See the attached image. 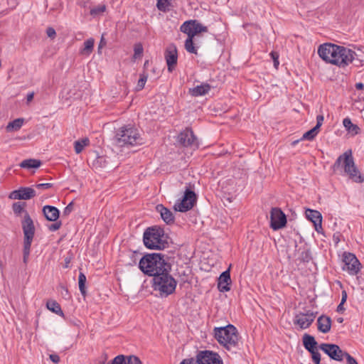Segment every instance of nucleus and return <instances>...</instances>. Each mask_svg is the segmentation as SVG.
Masks as SVG:
<instances>
[{
  "mask_svg": "<svg viewBox=\"0 0 364 364\" xmlns=\"http://www.w3.org/2000/svg\"><path fill=\"white\" fill-rule=\"evenodd\" d=\"M55 223H53V224H51L49 227H48V229L50 231H56L58 230H59L62 225V223L60 221H55Z\"/></svg>",
  "mask_w": 364,
  "mask_h": 364,
  "instance_id": "obj_44",
  "label": "nucleus"
},
{
  "mask_svg": "<svg viewBox=\"0 0 364 364\" xmlns=\"http://www.w3.org/2000/svg\"><path fill=\"white\" fill-rule=\"evenodd\" d=\"M210 90V85L208 83H203L197 85L193 89H190L189 92L194 97L203 96L206 95Z\"/></svg>",
  "mask_w": 364,
  "mask_h": 364,
  "instance_id": "obj_24",
  "label": "nucleus"
},
{
  "mask_svg": "<svg viewBox=\"0 0 364 364\" xmlns=\"http://www.w3.org/2000/svg\"><path fill=\"white\" fill-rule=\"evenodd\" d=\"M318 54L326 63L345 67L353 62L355 52L343 46L333 43H324L318 48Z\"/></svg>",
  "mask_w": 364,
  "mask_h": 364,
  "instance_id": "obj_1",
  "label": "nucleus"
},
{
  "mask_svg": "<svg viewBox=\"0 0 364 364\" xmlns=\"http://www.w3.org/2000/svg\"><path fill=\"white\" fill-rule=\"evenodd\" d=\"M85 282H86V277L82 273L80 272L78 277V284H79V289L80 293L82 296H85L86 291H85Z\"/></svg>",
  "mask_w": 364,
  "mask_h": 364,
  "instance_id": "obj_32",
  "label": "nucleus"
},
{
  "mask_svg": "<svg viewBox=\"0 0 364 364\" xmlns=\"http://www.w3.org/2000/svg\"><path fill=\"white\" fill-rule=\"evenodd\" d=\"M333 172H340L347 174L349 178L355 183H362L364 178L360 174L359 171L355 166L352 151L347 150L343 154L340 155L332 166Z\"/></svg>",
  "mask_w": 364,
  "mask_h": 364,
  "instance_id": "obj_3",
  "label": "nucleus"
},
{
  "mask_svg": "<svg viewBox=\"0 0 364 364\" xmlns=\"http://www.w3.org/2000/svg\"><path fill=\"white\" fill-rule=\"evenodd\" d=\"M165 59L167 64L168 70L171 73L178 61V51L175 45H169L165 51Z\"/></svg>",
  "mask_w": 364,
  "mask_h": 364,
  "instance_id": "obj_16",
  "label": "nucleus"
},
{
  "mask_svg": "<svg viewBox=\"0 0 364 364\" xmlns=\"http://www.w3.org/2000/svg\"><path fill=\"white\" fill-rule=\"evenodd\" d=\"M343 124L346 129L352 135H356L360 132V128L358 125L353 124L350 119L348 117L343 120Z\"/></svg>",
  "mask_w": 364,
  "mask_h": 364,
  "instance_id": "obj_26",
  "label": "nucleus"
},
{
  "mask_svg": "<svg viewBox=\"0 0 364 364\" xmlns=\"http://www.w3.org/2000/svg\"><path fill=\"white\" fill-rule=\"evenodd\" d=\"M316 314L307 311L306 313H299L295 316L294 323L298 325L301 328H307L314 321Z\"/></svg>",
  "mask_w": 364,
  "mask_h": 364,
  "instance_id": "obj_17",
  "label": "nucleus"
},
{
  "mask_svg": "<svg viewBox=\"0 0 364 364\" xmlns=\"http://www.w3.org/2000/svg\"><path fill=\"white\" fill-rule=\"evenodd\" d=\"M43 213L46 218L52 222L57 221L60 215L58 209L51 205H45L43 208Z\"/></svg>",
  "mask_w": 364,
  "mask_h": 364,
  "instance_id": "obj_22",
  "label": "nucleus"
},
{
  "mask_svg": "<svg viewBox=\"0 0 364 364\" xmlns=\"http://www.w3.org/2000/svg\"><path fill=\"white\" fill-rule=\"evenodd\" d=\"M124 362H125V355H119L116 356L112 360V364H124Z\"/></svg>",
  "mask_w": 364,
  "mask_h": 364,
  "instance_id": "obj_43",
  "label": "nucleus"
},
{
  "mask_svg": "<svg viewBox=\"0 0 364 364\" xmlns=\"http://www.w3.org/2000/svg\"><path fill=\"white\" fill-rule=\"evenodd\" d=\"M303 344L305 348L309 350V352L311 350H314L315 349H317V342L316 341L314 336H310L309 334H305L303 336Z\"/></svg>",
  "mask_w": 364,
  "mask_h": 364,
  "instance_id": "obj_25",
  "label": "nucleus"
},
{
  "mask_svg": "<svg viewBox=\"0 0 364 364\" xmlns=\"http://www.w3.org/2000/svg\"><path fill=\"white\" fill-rule=\"evenodd\" d=\"M46 306L52 312H53L59 316H64V314L61 309L60 304L58 302H56L55 301H53V300L48 301L46 304Z\"/></svg>",
  "mask_w": 364,
  "mask_h": 364,
  "instance_id": "obj_30",
  "label": "nucleus"
},
{
  "mask_svg": "<svg viewBox=\"0 0 364 364\" xmlns=\"http://www.w3.org/2000/svg\"><path fill=\"white\" fill-rule=\"evenodd\" d=\"M341 296H341V302L342 304H345V302H346V300H347V297H348L346 291H342Z\"/></svg>",
  "mask_w": 364,
  "mask_h": 364,
  "instance_id": "obj_52",
  "label": "nucleus"
},
{
  "mask_svg": "<svg viewBox=\"0 0 364 364\" xmlns=\"http://www.w3.org/2000/svg\"><path fill=\"white\" fill-rule=\"evenodd\" d=\"M90 144V141L87 138H84L80 140L75 141L74 142V148L76 154H80L82 152L83 149L88 146Z\"/></svg>",
  "mask_w": 364,
  "mask_h": 364,
  "instance_id": "obj_31",
  "label": "nucleus"
},
{
  "mask_svg": "<svg viewBox=\"0 0 364 364\" xmlns=\"http://www.w3.org/2000/svg\"><path fill=\"white\" fill-rule=\"evenodd\" d=\"M196 200L197 196L195 192L186 187L182 198L178 200L174 204V210L182 213L186 212L193 208Z\"/></svg>",
  "mask_w": 364,
  "mask_h": 364,
  "instance_id": "obj_10",
  "label": "nucleus"
},
{
  "mask_svg": "<svg viewBox=\"0 0 364 364\" xmlns=\"http://www.w3.org/2000/svg\"><path fill=\"white\" fill-rule=\"evenodd\" d=\"M134 58L136 59L137 58H139L141 56L143 53V47L141 44H137L134 46Z\"/></svg>",
  "mask_w": 364,
  "mask_h": 364,
  "instance_id": "obj_41",
  "label": "nucleus"
},
{
  "mask_svg": "<svg viewBox=\"0 0 364 364\" xmlns=\"http://www.w3.org/2000/svg\"><path fill=\"white\" fill-rule=\"evenodd\" d=\"M343 304H342L341 302H340V304L337 306V309H336V311L338 312L343 313L345 311V308L343 307Z\"/></svg>",
  "mask_w": 364,
  "mask_h": 364,
  "instance_id": "obj_54",
  "label": "nucleus"
},
{
  "mask_svg": "<svg viewBox=\"0 0 364 364\" xmlns=\"http://www.w3.org/2000/svg\"><path fill=\"white\" fill-rule=\"evenodd\" d=\"M148 75L147 74L142 73L140 75V78L139 79L137 85H136V90H141L144 87L145 83L147 80Z\"/></svg>",
  "mask_w": 364,
  "mask_h": 364,
  "instance_id": "obj_37",
  "label": "nucleus"
},
{
  "mask_svg": "<svg viewBox=\"0 0 364 364\" xmlns=\"http://www.w3.org/2000/svg\"><path fill=\"white\" fill-rule=\"evenodd\" d=\"M195 360L198 364H223L220 356L210 350L198 352Z\"/></svg>",
  "mask_w": 364,
  "mask_h": 364,
  "instance_id": "obj_11",
  "label": "nucleus"
},
{
  "mask_svg": "<svg viewBox=\"0 0 364 364\" xmlns=\"http://www.w3.org/2000/svg\"><path fill=\"white\" fill-rule=\"evenodd\" d=\"M287 223L285 214L280 208H273L270 212V227L277 230L282 228Z\"/></svg>",
  "mask_w": 364,
  "mask_h": 364,
  "instance_id": "obj_14",
  "label": "nucleus"
},
{
  "mask_svg": "<svg viewBox=\"0 0 364 364\" xmlns=\"http://www.w3.org/2000/svg\"><path fill=\"white\" fill-rule=\"evenodd\" d=\"M343 261L344 262L343 269L347 271L350 274L355 275L360 271V263L355 255L345 252Z\"/></svg>",
  "mask_w": 364,
  "mask_h": 364,
  "instance_id": "obj_12",
  "label": "nucleus"
},
{
  "mask_svg": "<svg viewBox=\"0 0 364 364\" xmlns=\"http://www.w3.org/2000/svg\"><path fill=\"white\" fill-rule=\"evenodd\" d=\"M171 0H157L156 6L159 10L166 11L168 9Z\"/></svg>",
  "mask_w": 364,
  "mask_h": 364,
  "instance_id": "obj_35",
  "label": "nucleus"
},
{
  "mask_svg": "<svg viewBox=\"0 0 364 364\" xmlns=\"http://www.w3.org/2000/svg\"><path fill=\"white\" fill-rule=\"evenodd\" d=\"M97 163H99L102 166H106L105 164L102 165L103 163H105V158L103 156L98 157L97 159Z\"/></svg>",
  "mask_w": 364,
  "mask_h": 364,
  "instance_id": "obj_53",
  "label": "nucleus"
},
{
  "mask_svg": "<svg viewBox=\"0 0 364 364\" xmlns=\"http://www.w3.org/2000/svg\"><path fill=\"white\" fill-rule=\"evenodd\" d=\"M36 195L31 187H22L11 193L9 198L14 200H29Z\"/></svg>",
  "mask_w": 364,
  "mask_h": 364,
  "instance_id": "obj_18",
  "label": "nucleus"
},
{
  "mask_svg": "<svg viewBox=\"0 0 364 364\" xmlns=\"http://www.w3.org/2000/svg\"><path fill=\"white\" fill-rule=\"evenodd\" d=\"M49 358H50V360L53 363H54L55 364L59 363V362L60 360L59 355L57 354H50L49 355Z\"/></svg>",
  "mask_w": 364,
  "mask_h": 364,
  "instance_id": "obj_47",
  "label": "nucleus"
},
{
  "mask_svg": "<svg viewBox=\"0 0 364 364\" xmlns=\"http://www.w3.org/2000/svg\"><path fill=\"white\" fill-rule=\"evenodd\" d=\"M24 122L23 118H18L9 122L6 126L7 132L18 131L21 128Z\"/></svg>",
  "mask_w": 364,
  "mask_h": 364,
  "instance_id": "obj_29",
  "label": "nucleus"
},
{
  "mask_svg": "<svg viewBox=\"0 0 364 364\" xmlns=\"http://www.w3.org/2000/svg\"><path fill=\"white\" fill-rule=\"evenodd\" d=\"M140 270L145 274L154 277L164 272H170L171 265L161 253L146 254L141 257L139 263Z\"/></svg>",
  "mask_w": 364,
  "mask_h": 364,
  "instance_id": "obj_2",
  "label": "nucleus"
},
{
  "mask_svg": "<svg viewBox=\"0 0 364 364\" xmlns=\"http://www.w3.org/2000/svg\"><path fill=\"white\" fill-rule=\"evenodd\" d=\"M143 241L145 247L151 250H164L168 243L164 229L157 226L148 228L144 231Z\"/></svg>",
  "mask_w": 364,
  "mask_h": 364,
  "instance_id": "obj_4",
  "label": "nucleus"
},
{
  "mask_svg": "<svg viewBox=\"0 0 364 364\" xmlns=\"http://www.w3.org/2000/svg\"><path fill=\"white\" fill-rule=\"evenodd\" d=\"M22 229L24 235L23 240V262H27L30 255L31 243L35 235V226L33 221L27 211L25 212L23 219L21 222Z\"/></svg>",
  "mask_w": 364,
  "mask_h": 364,
  "instance_id": "obj_9",
  "label": "nucleus"
},
{
  "mask_svg": "<svg viewBox=\"0 0 364 364\" xmlns=\"http://www.w3.org/2000/svg\"><path fill=\"white\" fill-rule=\"evenodd\" d=\"M177 282L169 274L164 272L153 278V287L155 291H159L161 296H167L171 294L176 289Z\"/></svg>",
  "mask_w": 364,
  "mask_h": 364,
  "instance_id": "obj_8",
  "label": "nucleus"
},
{
  "mask_svg": "<svg viewBox=\"0 0 364 364\" xmlns=\"http://www.w3.org/2000/svg\"><path fill=\"white\" fill-rule=\"evenodd\" d=\"M74 209V203L73 202H70L63 210V215L68 216L69 215Z\"/></svg>",
  "mask_w": 364,
  "mask_h": 364,
  "instance_id": "obj_42",
  "label": "nucleus"
},
{
  "mask_svg": "<svg viewBox=\"0 0 364 364\" xmlns=\"http://www.w3.org/2000/svg\"><path fill=\"white\" fill-rule=\"evenodd\" d=\"M178 142L183 146L198 148L199 143L191 129L186 128L178 136Z\"/></svg>",
  "mask_w": 364,
  "mask_h": 364,
  "instance_id": "obj_15",
  "label": "nucleus"
},
{
  "mask_svg": "<svg viewBox=\"0 0 364 364\" xmlns=\"http://www.w3.org/2000/svg\"><path fill=\"white\" fill-rule=\"evenodd\" d=\"M274 62V67L277 69L278 68V66L279 65V59L277 60H275Z\"/></svg>",
  "mask_w": 364,
  "mask_h": 364,
  "instance_id": "obj_60",
  "label": "nucleus"
},
{
  "mask_svg": "<svg viewBox=\"0 0 364 364\" xmlns=\"http://www.w3.org/2000/svg\"><path fill=\"white\" fill-rule=\"evenodd\" d=\"M24 206H25L24 203H19V202L14 203L12 206L14 213L16 215H19L22 212H23L25 213V212L26 210H24Z\"/></svg>",
  "mask_w": 364,
  "mask_h": 364,
  "instance_id": "obj_36",
  "label": "nucleus"
},
{
  "mask_svg": "<svg viewBox=\"0 0 364 364\" xmlns=\"http://www.w3.org/2000/svg\"><path fill=\"white\" fill-rule=\"evenodd\" d=\"M355 88L359 90H363L364 89V84L362 82H358L355 84Z\"/></svg>",
  "mask_w": 364,
  "mask_h": 364,
  "instance_id": "obj_56",
  "label": "nucleus"
},
{
  "mask_svg": "<svg viewBox=\"0 0 364 364\" xmlns=\"http://www.w3.org/2000/svg\"><path fill=\"white\" fill-rule=\"evenodd\" d=\"M94 44L95 40L93 38H90L86 40L84 42L83 48L80 50V54L84 55H90L93 50Z\"/></svg>",
  "mask_w": 364,
  "mask_h": 364,
  "instance_id": "obj_28",
  "label": "nucleus"
},
{
  "mask_svg": "<svg viewBox=\"0 0 364 364\" xmlns=\"http://www.w3.org/2000/svg\"><path fill=\"white\" fill-rule=\"evenodd\" d=\"M319 348L326 353L331 358L341 361L343 358H346L348 353L343 352L338 346L336 344L322 343L319 346Z\"/></svg>",
  "mask_w": 364,
  "mask_h": 364,
  "instance_id": "obj_13",
  "label": "nucleus"
},
{
  "mask_svg": "<svg viewBox=\"0 0 364 364\" xmlns=\"http://www.w3.org/2000/svg\"><path fill=\"white\" fill-rule=\"evenodd\" d=\"M106 10V6L104 4L98 5L95 7H93L90 10V15L93 17H96L102 14Z\"/></svg>",
  "mask_w": 364,
  "mask_h": 364,
  "instance_id": "obj_33",
  "label": "nucleus"
},
{
  "mask_svg": "<svg viewBox=\"0 0 364 364\" xmlns=\"http://www.w3.org/2000/svg\"><path fill=\"white\" fill-rule=\"evenodd\" d=\"M33 95H34L33 92L28 94L27 97H26L27 101L28 102L31 101L33 99Z\"/></svg>",
  "mask_w": 364,
  "mask_h": 364,
  "instance_id": "obj_57",
  "label": "nucleus"
},
{
  "mask_svg": "<svg viewBox=\"0 0 364 364\" xmlns=\"http://www.w3.org/2000/svg\"><path fill=\"white\" fill-rule=\"evenodd\" d=\"M306 216L308 220L314 223L316 231L318 233L322 230V215L318 210L307 209Z\"/></svg>",
  "mask_w": 364,
  "mask_h": 364,
  "instance_id": "obj_19",
  "label": "nucleus"
},
{
  "mask_svg": "<svg viewBox=\"0 0 364 364\" xmlns=\"http://www.w3.org/2000/svg\"><path fill=\"white\" fill-rule=\"evenodd\" d=\"M156 210L160 213L162 220L166 224H171L174 222V216L173 213L163 205L159 204L156 205Z\"/></svg>",
  "mask_w": 364,
  "mask_h": 364,
  "instance_id": "obj_21",
  "label": "nucleus"
},
{
  "mask_svg": "<svg viewBox=\"0 0 364 364\" xmlns=\"http://www.w3.org/2000/svg\"><path fill=\"white\" fill-rule=\"evenodd\" d=\"M231 278L230 268L223 272L218 278V287L222 291H228L230 289Z\"/></svg>",
  "mask_w": 364,
  "mask_h": 364,
  "instance_id": "obj_20",
  "label": "nucleus"
},
{
  "mask_svg": "<svg viewBox=\"0 0 364 364\" xmlns=\"http://www.w3.org/2000/svg\"><path fill=\"white\" fill-rule=\"evenodd\" d=\"M323 115H318L316 117V125L315 127L319 129L323 124Z\"/></svg>",
  "mask_w": 364,
  "mask_h": 364,
  "instance_id": "obj_48",
  "label": "nucleus"
},
{
  "mask_svg": "<svg viewBox=\"0 0 364 364\" xmlns=\"http://www.w3.org/2000/svg\"><path fill=\"white\" fill-rule=\"evenodd\" d=\"M46 33H47V36L51 38H54L56 36V32H55V29L52 27H49L47 28Z\"/></svg>",
  "mask_w": 364,
  "mask_h": 364,
  "instance_id": "obj_46",
  "label": "nucleus"
},
{
  "mask_svg": "<svg viewBox=\"0 0 364 364\" xmlns=\"http://www.w3.org/2000/svg\"><path fill=\"white\" fill-rule=\"evenodd\" d=\"M105 44H106V42L105 41L104 37L102 36V38H101V41H100V45H99V48L102 47V46H105Z\"/></svg>",
  "mask_w": 364,
  "mask_h": 364,
  "instance_id": "obj_58",
  "label": "nucleus"
},
{
  "mask_svg": "<svg viewBox=\"0 0 364 364\" xmlns=\"http://www.w3.org/2000/svg\"><path fill=\"white\" fill-rule=\"evenodd\" d=\"M346 360L348 364H358L356 360L350 354H346Z\"/></svg>",
  "mask_w": 364,
  "mask_h": 364,
  "instance_id": "obj_49",
  "label": "nucleus"
},
{
  "mask_svg": "<svg viewBox=\"0 0 364 364\" xmlns=\"http://www.w3.org/2000/svg\"><path fill=\"white\" fill-rule=\"evenodd\" d=\"M124 364H142L140 359L135 355L125 356V362Z\"/></svg>",
  "mask_w": 364,
  "mask_h": 364,
  "instance_id": "obj_38",
  "label": "nucleus"
},
{
  "mask_svg": "<svg viewBox=\"0 0 364 364\" xmlns=\"http://www.w3.org/2000/svg\"><path fill=\"white\" fill-rule=\"evenodd\" d=\"M270 55H271V58H272L273 61L279 59V54L277 52H274V51L271 52Z\"/></svg>",
  "mask_w": 364,
  "mask_h": 364,
  "instance_id": "obj_55",
  "label": "nucleus"
},
{
  "mask_svg": "<svg viewBox=\"0 0 364 364\" xmlns=\"http://www.w3.org/2000/svg\"><path fill=\"white\" fill-rule=\"evenodd\" d=\"M181 31L188 35L184 45L187 52L197 54V49L193 43L194 38L200 33L208 32V28L196 20H191L181 25Z\"/></svg>",
  "mask_w": 364,
  "mask_h": 364,
  "instance_id": "obj_6",
  "label": "nucleus"
},
{
  "mask_svg": "<svg viewBox=\"0 0 364 364\" xmlns=\"http://www.w3.org/2000/svg\"><path fill=\"white\" fill-rule=\"evenodd\" d=\"M214 337L220 345H223L228 350L235 348L238 343L237 331L231 324L225 327L215 328Z\"/></svg>",
  "mask_w": 364,
  "mask_h": 364,
  "instance_id": "obj_7",
  "label": "nucleus"
},
{
  "mask_svg": "<svg viewBox=\"0 0 364 364\" xmlns=\"http://www.w3.org/2000/svg\"><path fill=\"white\" fill-rule=\"evenodd\" d=\"M179 364H198L196 360H195V358H189V359H184L183 360H182Z\"/></svg>",
  "mask_w": 364,
  "mask_h": 364,
  "instance_id": "obj_50",
  "label": "nucleus"
},
{
  "mask_svg": "<svg viewBox=\"0 0 364 364\" xmlns=\"http://www.w3.org/2000/svg\"><path fill=\"white\" fill-rule=\"evenodd\" d=\"M311 259V257L309 255V252L308 251L303 252H302V260L304 262H309Z\"/></svg>",
  "mask_w": 364,
  "mask_h": 364,
  "instance_id": "obj_51",
  "label": "nucleus"
},
{
  "mask_svg": "<svg viewBox=\"0 0 364 364\" xmlns=\"http://www.w3.org/2000/svg\"><path fill=\"white\" fill-rule=\"evenodd\" d=\"M113 144L118 147L134 146L142 144V139L137 129L133 127L119 128L113 138Z\"/></svg>",
  "mask_w": 364,
  "mask_h": 364,
  "instance_id": "obj_5",
  "label": "nucleus"
},
{
  "mask_svg": "<svg viewBox=\"0 0 364 364\" xmlns=\"http://www.w3.org/2000/svg\"><path fill=\"white\" fill-rule=\"evenodd\" d=\"M336 321H337V322H338V323H343V318H342V317H338V318H336Z\"/></svg>",
  "mask_w": 364,
  "mask_h": 364,
  "instance_id": "obj_61",
  "label": "nucleus"
},
{
  "mask_svg": "<svg viewBox=\"0 0 364 364\" xmlns=\"http://www.w3.org/2000/svg\"><path fill=\"white\" fill-rule=\"evenodd\" d=\"M41 165V162L40 160L34 159H28L23 160L19 164L21 168H37Z\"/></svg>",
  "mask_w": 364,
  "mask_h": 364,
  "instance_id": "obj_27",
  "label": "nucleus"
},
{
  "mask_svg": "<svg viewBox=\"0 0 364 364\" xmlns=\"http://www.w3.org/2000/svg\"><path fill=\"white\" fill-rule=\"evenodd\" d=\"M319 129L316 127H314L311 129L309 130L308 132H305L303 135V139H308V140H312L318 133Z\"/></svg>",
  "mask_w": 364,
  "mask_h": 364,
  "instance_id": "obj_34",
  "label": "nucleus"
},
{
  "mask_svg": "<svg viewBox=\"0 0 364 364\" xmlns=\"http://www.w3.org/2000/svg\"><path fill=\"white\" fill-rule=\"evenodd\" d=\"M318 330L320 332L326 333L330 331L331 327V319L327 316H321L317 319Z\"/></svg>",
  "mask_w": 364,
  "mask_h": 364,
  "instance_id": "obj_23",
  "label": "nucleus"
},
{
  "mask_svg": "<svg viewBox=\"0 0 364 364\" xmlns=\"http://www.w3.org/2000/svg\"><path fill=\"white\" fill-rule=\"evenodd\" d=\"M310 353L311 354L312 359H313L314 364H320L321 355L318 350V348L315 349L314 350H311Z\"/></svg>",
  "mask_w": 364,
  "mask_h": 364,
  "instance_id": "obj_40",
  "label": "nucleus"
},
{
  "mask_svg": "<svg viewBox=\"0 0 364 364\" xmlns=\"http://www.w3.org/2000/svg\"><path fill=\"white\" fill-rule=\"evenodd\" d=\"M333 237V240H334L336 243H338V242L340 241L339 236H338V235H337L336 234H334Z\"/></svg>",
  "mask_w": 364,
  "mask_h": 364,
  "instance_id": "obj_59",
  "label": "nucleus"
},
{
  "mask_svg": "<svg viewBox=\"0 0 364 364\" xmlns=\"http://www.w3.org/2000/svg\"><path fill=\"white\" fill-rule=\"evenodd\" d=\"M53 186L52 183H38L36 186L38 189H48Z\"/></svg>",
  "mask_w": 364,
  "mask_h": 364,
  "instance_id": "obj_45",
  "label": "nucleus"
},
{
  "mask_svg": "<svg viewBox=\"0 0 364 364\" xmlns=\"http://www.w3.org/2000/svg\"><path fill=\"white\" fill-rule=\"evenodd\" d=\"M58 289H59V291H60V294L62 295V296L64 299H70L71 296H70V294L67 287H65L63 284H60L59 287H58Z\"/></svg>",
  "mask_w": 364,
  "mask_h": 364,
  "instance_id": "obj_39",
  "label": "nucleus"
}]
</instances>
